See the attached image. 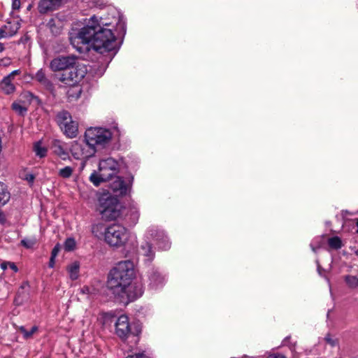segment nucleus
I'll use <instances>...</instances> for the list:
<instances>
[{"label": "nucleus", "mask_w": 358, "mask_h": 358, "mask_svg": "<svg viewBox=\"0 0 358 358\" xmlns=\"http://www.w3.org/2000/svg\"><path fill=\"white\" fill-rule=\"evenodd\" d=\"M135 276L134 264L131 260L119 262L110 270L106 287L119 303L127 305L143 295V285L132 283Z\"/></svg>", "instance_id": "2"}, {"label": "nucleus", "mask_w": 358, "mask_h": 358, "mask_svg": "<svg viewBox=\"0 0 358 358\" xmlns=\"http://www.w3.org/2000/svg\"><path fill=\"white\" fill-rule=\"evenodd\" d=\"M106 227L101 223L94 224L92 226V234L97 238L101 239L103 238L105 240V230Z\"/></svg>", "instance_id": "20"}, {"label": "nucleus", "mask_w": 358, "mask_h": 358, "mask_svg": "<svg viewBox=\"0 0 358 358\" xmlns=\"http://www.w3.org/2000/svg\"><path fill=\"white\" fill-rule=\"evenodd\" d=\"M70 151L76 159H87L94 155L96 149L91 148L85 141H74L71 145Z\"/></svg>", "instance_id": "10"}, {"label": "nucleus", "mask_w": 358, "mask_h": 358, "mask_svg": "<svg viewBox=\"0 0 358 358\" xmlns=\"http://www.w3.org/2000/svg\"><path fill=\"white\" fill-rule=\"evenodd\" d=\"M268 358H287L285 356L280 354H274L269 355Z\"/></svg>", "instance_id": "47"}, {"label": "nucleus", "mask_w": 358, "mask_h": 358, "mask_svg": "<svg viewBox=\"0 0 358 358\" xmlns=\"http://www.w3.org/2000/svg\"><path fill=\"white\" fill-rule=\"evenodd\" d=\"M87 69L85 66L75 64L61 75L59 80L69 86H75L85 77Z\"/></svg>", "instance_id": "9"}, {"label": "nucleus", "mask_w": 358, "mask_h": 358, "mask_svg": "<svg viewBox=\"0 0 358 358\" xmlns=\"http://www.w3.org/2000/svg\"><path fill=\"white\" fill-rule=\"evenodd\" d=\"M34 150L36 155L40 158L45 157L47 155L48 150L45 147L41 145V141H37L34 143Z\"/></svg>", "instance_id": "24"}, {"label": "nucleus", "mask_w": 358, "mask_h": 358, "mask_svg": "<svg viewBox=\"0 0 358 358\" xmlns=\"http://www.w3.org/2000/svg\"><path fill=\"white\" fill-rule=\"evenodd\" d=\"M326 342L329 344H330L331 346H335L336 345V341L334 340L330 334H327L324 338Z\"/></svg>", "instance_id": "41"}, {"label": "nucleus", "mask_w": 358, "mask_h": 358, "mask_svg": "<svg viewBox=\"0 0 358 358\" xmlns=\"http://www.w3.org/2000/svg\"><path fill=\"white\" fill-rule=\"evenodd\" d=\"M80 293L82 294L87 295V297L88 299H92L94 296L96 294V289L93 287L84 285L83 287L80 289Z\"/></svg>", "instance_id": "28"}, {"label": "nucleus", "mask_w": 358, "mask_h": 358, "mask_svg": "<svg viewBox=\"0 0 358 358\" xmlns=\"http://www.w3.org/2000/svg\"><path fill=\"white\" fill-rule=\"evenodd\" d=\"M356 226L357 227V233L358 234V220H357L356 222Z\"/></svg>", "instance_id": "51"}, {"label": "nucleus", "mask_w": 358, "mask_h": 358, "mask_svg": "<svg viewBox=\"0 0 358 358\" xmlns=\"http://www.w3.org/2000/svg\"><path fill=\"white\" fill-rule=\"evenodd\" d=\"M3 27L8 37H11L14 36L20 28V23L17 20H14L13 22L8 21Z\"/></svg>", "instance_id": "18"}, {"label": "nucleus", "mask_w": 358, "mask_h": 358, "mask_svg": "<svg viewBox=\"0 0 358 358\" xmlns=\"http://www.w3.org/2000/svg\"><path fill=\"white\" fill-rule=\"evenodd\" d=\"M5 50L4 44L0 42V52H2Z\"/></svg>", "instance_id": "50"}, {"label": "nucleus", "mask_w": 358, "mask_h": 358, "mask_svg": "<svg viewBox=\"0 0 358 358\" xmlns=\"http://www.w3.org/2000/svg\"><path fill=\"white\" fill-rule=\"evenodd\" d=\"M19 70H15V71H13L9 75H8L7 76H9L10 78L13 79V76L15 75H17L19 73Z\"/></svg>", "instance_id": "49"}, {"label": "nucleus", "mask_w": 358, "mask_h": 358, "mask_svg": "<svg viewBox=\"0 0 358 358\" xmlns=\"http://www.w3.org/2000/svg\"><path fill=\"white\" fill-rule=\"evenodd\" d=\"M117 196L102 194L99 197L97 210L105 221H112L119 217L122 213V206Z\"/></svg>", "instance_id": "4"}, {"label": "nucleus", "mask_w": 358, "mask_h": 358, "mask_svg": "<svg viewBox=\"0 0 358 358\" xmlns=\"http://www.w3.org/2000/svg\"><path fill=\"white\" fill-rule=\"evenodd\" d=\"M12 109L17 113L19 115L24 116L27 111V109L26 107L22 106L19 103H13L12 104Z\"/></svg>", "instance_id": "31"}, {"label": "nucleus", "mask_w": 358, "mask_h": 358, "mask_svg": "<svg viewBox=\"0 0 358 358\" xmlns=\"http://www.w3.org/2000/svg\"><path fill=\"white\" fill-rule=\"evenodd\" d=\"M35 175L33 173H26L25 176L23 177V179L24 180H27L30 186H32L35 180Z\"/></svg>", "instance_id": "37"}, {"label": "nucleus", "mask_w": 358, "mask_h": 358, "mask_svg": "<svg viewBox=\"0 0 358 358\" xmlns=\"http://www.w3.org/2000/svg\"><path fill=\"white\" fill-rule=\"evenodd\" d=\"M3 38H9L6 32L3 27H0V39Z\"/></svg>", "instance_id": "43"}, {"label": "nucleus", "mask_w": 358, "mask_h": 358, "mask_svg": "<svg viewBox=\"0 0 358 358\" xmlns=\"http://www.w3.org/2000/svg\"><path fill=\"white\" fill-rule=\"evenodd\" d=\"M33 79L43 85L48 90H52L54 88L52 83L47 78L45 72L43 69H40L36 73Z\"/></svg>", "instance_id": "15"}, {"label": "nucleus", "mask_w": 358, "mask_h": 358, "mask_svg": "<svg viewBox=\"0 0 358 358\" xmlns=\"http://www.w3.org/2000/svg\"><path fill=\"white\" fill-rule=\"evenodd\" d=\"M282 345L287 346L294 355L296 354V349L297 345V341H292L291 336H287L283 339L282 342Z\"/></svg>", "instance_id": "23"}, {"label": "nucleus", "mask_w": 358, "mask_h": 358, "mask_svg": "<svg viewBox=\"0 0 358 358\" xmlns=\"http://www.w3.org/2000/svg\"><path fill=\"white\" fill-rule=\"evenodd\" d=\"M10 198V192L8 189L6 185L0 182V206H4L8 202Z\"/></svg>", "instance_id": "19"}, {"label": "nucleus", "mask_w": 358, "mask_h": 358, "mask_svg": "<svg viewBox=\"0 0 358 358\" xmlns=\"http://www.w3.org/2000/svg\"><path fill=\"white\" fill-rule=\"evenodd\" d=\"M115 333L117 336L125 341L131 338V343L137 344L141 334V326L136 323L129 324V317L125 315H120L115 322Z\"/></svg>", "instance_id": "5"}, {"label": "nucleus", "mask_w": 358, "mask_h": 358, "mask_svg": "<svg viewBox=\"0 0 358 358\" xmlns=\"http://www.w3.org/2000/svg\"><path fill=\"white\" fill-rule=\"evenodd\" d=\"M149 231L155 244L159 250H167L171 248V242L163 230L152 228Z\"/></svg>", "instance_id": "12"}, {"label": "nucleus", "mask_w": 358, "mask_h": 358, "mask_svg": "<svg viewBox=\"0 0 358 358\" xmlns=\"http://www.w3.org/2000/svg\"><path fill=\"white\" fill-rule=\"evenodd\" d=\"M64 247L66 251H72L76 248V241L73 238H67L64 242Z\"/></svg>", "instance_id": "32"}, {"label": "nucleus", "mask_w": 358, "mask_h": 358, "mask_svg": "<svg viewBox=\"0 0 358 358\" xmlns=\"http://www.w3.org/2000/svg\"><path fill=\"white\" fill-rule=\"evenodd\" d=\"M60 249H61V247H60L59 243L56 244L55 245V247L53 248V249L52 250L51 257H56L57 256L58 253L59 252Z\"/></svg>", "instance_id": "38"}, {"label": "nucleus", "mask_w": 358, "mask_h": 358, "mask_svg": "<svg viewBox=\"0 0 358 358\" xmlns=\"http://www.w3.org/2000/svg\"><path fill=\"white\" fill-rule=\"evenodd\" d=\"M55 258L56 257H51L50 256V261H49V263H48V266L50 268H53L55 266Z\"/></svg>", "instance_id": "45"}, {"label": "nucleus", "mask_w": 358, "mask_h": 358, "mask_svg": "<svg viewBox=\"0 0 358 358\" xmlns=\"http://www.w3.org/2000/svg\"><path fill=\"white\" fill-rule=\"evenodd\" d=\"M149 286L153 289H157L164 285L165 276L157 268H152L148 272Z\"/></svg>", "instance_id": "13"}, {"label": "nucleus", "mask_w": 358, "mask_h": 358, "mask_svg": "<svg viewBox=\"0 0 358 358\" xmlns=\"http://www.w3.org/2000/svg\"><path fill=\"white\" fill-rule=\"evenodd\" d=\"M6 221L4 213L0 210V223L4 224Z\"/></svg>", "instance_id": "46"}, {"label": "nucleus", "mask_w": 358, "mask_h": 358, "mask_svg": "<svg viewBox=\"0 0 358 358\" xmlns=\"http://www.w3.org/2000/svg\"><path fill=\"white\" fill-rule=\"evenodd\" d=\"M126 358H149L144 353H135L132 355H129L126 357Z\"/></svg>", "instance_id": "39"}, {"label": "nucleus", "mask_w": 358, "mask_h": 358, "mask_svg": "<svg viewBox=\"0 0 358 358\" xmlns=\"http://www.w3.org/2000/svg\"><path fill=\"white\" fill-rule=\"evenodd\" d=\"M29 287V282H23L22 283V285H20L17 294H16V296L15 298V300L14 301L15 303H17V301L20 299V298L21 297V295L24 294V290L26 289H28Z\"/></svg>", "instance_id": "33"}, {"label": "nucleus", "mask_w": 358, "mask_h": 358, "mask_svg": "<svg viewBox=\"0 0 358 358\" xmlns=\"http://www.w3.org/2000/svg\"><path fill=\"white\" fill-rule=\"evenodd\" d=\"M129 233L128 229L119 224H113L106 227L104 241L111 248H120L128 241Z\"/></svg>", "instance_id": "6"}, {"label": "nucleus", "mask_w": 358, "mask_h": 358, "mask_svg": "<svg viewBox=\"0 0 358 358\" xmlns=\"http://www.w3.org/2000/svg\"><path fill=\"white\" fill-rule=\"evenodd\" d=\"M80 264L78 262H75L69 265L67 268L69 277L72 280H77L79 276Z\"/></svg>", "instance_id": "21"}, {"label": "nucleus", "mask_w": 358, "mask_h": 358, "mask_svg": "<svg viewBox=\"0 0 358 358\" xmlns=\"http://www.w3.org/2000/svg\"><path fill=\"white\" fill-rule=\"evenodd\" d=\"M99 22L96 16H92L81 29L70 34L73 47L80 53H87L92 49L100 54L111 52L114 56L120 48L113 32L111 22Z\"/></svg>", "instance_id": "1"}, {"label": "nucleus", "mask_w": 358, "mask_h": 358, "mask_svg": "<svg viewBox=\"0 0 358 358\" xmlns=\"http://www.w3.org/2000/svg\"><path fill=\"white\" fill-rule=\"evenodd\" d=\"M73 169L71 166H65L59 169L58 175L63 178H69L72 176Z\"/></svg>", "instance_id": "30"}, {"label": "nucleus", "mask_w": 358, "mask_h": 358, "mask_svg": "<svg viewBox=\"0 0 358 358\" xmlns=\"http://www.w3.org/2000/svg\"><path fill=\"white\" fill-rule=\"evenodd\" d=\"M21 6L20 0H13L12 2V9L13 10H19Z\"/></svg>", "instance_id": "42"}, {"label": "nucleus", "mask_w": 358, "mask_h": 358, "mask_svg": "<svg viewBox=\"0 0 358 358\" xmlns=\"http://www.w3.org/2000/svg\"><path fill=\"white\" fill-rule=\"evenodd\" d=\"M61 4V0H41L38 9L41 13H46L58 8Z\"/></svg>", "instance_id": "14"}, {"label": "nucleus", "mask_w": 358, "mask_h": 358, "mask_svg": "<svg viewBox=\"0 0 358 358\" xmlns=\"http://www.w3.org/2000/svg\"><path fill=\"white\" fill-rule=\"evenodd\" d=\"M17 329L23 334V338L26 340L31 338L33 334L38 330V326L36 325L33 326L30 331H27L24 326H20Z\"/></svg>", "instance_id": "25"}, {"label": "nucleus", "mask_w": 358, "mask_h": 358, "mask_svg": "<svg viewBox=\"0 0 358 358\" xmlns=\"http://www.w3.org/2000/svg\"><path fill=\"white\" fill-rule=\"evenodd\" d=\"M345 281L350 288L358 287V278L357 276L350 275H345Z\"/></svg>", "instance_id": "29"}, {"label": "nucleus", "mask_w": 358, "mask_h": 358, "mask_svg": "<svg viewBox=\"0 0 358 358\" xmlns=\"http://www.w3.org/2000/svg\"><path fill=\"white\" fill-rule=\"evenodd\" d=\"M56 121L64 134L70 138H75L78 133V124L72 120L71 113L65 110L59 112Z\"/></svg>", "instance_id": "8"}, {"label": "nucleus", "mask_w": 358, "mask_h": 358, "mask_svg": "<svg viewBox=\"0 0 358 358\" xmlns=\"http://www.w3.org/2000/svg\"><path fill=\"white\" fill-rule=\"evenodd\" d=\"M8 266H9L8 267H9L10 269H12L15 273H17V272L18 271V268H17V266L15 265V263H13V262H9V265H8Z\"/></svg>", "instance_id": "44"}, {"label": "nucleus", "mask_w": 358, "mask_h": 358, "mask_svg": "<svg viewBox=\"0 0 358 358\" xmlns=\"http://www.w3.org/2000/svg\"><path fill=\"white\" fill-rule=\"evenodd\" d=\"M329 246L334 250L341 249L343 246L342 241L338 236H333L328 239Z\"/></svg>", "instance_id": "26"}, {"label": "nucleus", "mask_w": 358, "mask_h": 358, "mask_svg": "<svg viewBox=\"0 0 358 358\" xmlns=\"http://www.w3.org/2000/svg\"><path fill=\"white\" fill-rule=\"evenodd\" d=\"M112 138L109 129L101 127H90L85 133V141L92 148L98 146L103 147Z\"/></svg>", "instance_id": "7"}, {"label": "nucleus", "mask_w": 358, "mask_h": 358, "mask_svg": "<svg viewBox=\"0 0 358 358\" xmlns=\"http://www.w3.org/2000/svg\"><path fill=\"white\" fill-rule=\"evenodd\" d=\"M20 243L23 247L29 249L34 247V245L36 243V241L35 240L33 239L24 238L21 240Z\"/></svg>", "instance_id": "36"}, {"label": "nucleus", "mask_w": 358, "mask_h": 358, "mask_svg": "<svg viewBox=\"0 0 358 358\" xmlns=\"http://www.w3.org/2000/svg\"><path fill=\"white\" fill-rule=\"evenodd\" d=\"M321 237H316L310 243V246L314 252H316L321 248Z\"/></svg>", "instance_id": "34"}, {"label": "nucleus", "mask_w": 358, "mask_h": 358, "mask_svg": "<svg viewBox=\"0 0 358 358\" xmlns=\"http://www.w3.org/2000/svg\"><path fill=\"white\" fill-rule=\"evenodd\" d=\"M54 152L61 157L65 158L68 155L67 152L64 150L59 141H55L53 143Z\"/></svg>", "instance_id": "27"}, {"label": "nucleus", "mask_w": 358, "mask_h": 358, "mask_svg": "<svg viewBox=\"0 0 358 358\" xmlns=\"http://www.w3.org/2000/svg\"><path fill=\"white\" fill-rule=\"evenodd\" d=\"M9 262H3L1 264V268L5 271L9 266Z\"/></svg>", "instance_id": "48"}, {"label": "nucleus", "mask_w": 358, "mask_h": 358, "mask_svg": "<svg viewBox=\"0 0 358 358\" xmlns=\"http://www.w3.org/2000/svg\"><path fill=\"white\" fill-rule=\"evenodd\" d=\"M116 24H117V27H120L122 29V30L123 31V34H125V33H126V25H125L124 22L121 21L120 17L117 19Z\"/></svg>", "instance_id": "40"}, {"label": "nucleus", "mask_w": 358, "mask_h": 358, "mask_svg": "<svg viewBox=\"0 0 358 358\" xmlns=\"http://www.w3.org/2000/svg\"><path fill=\"white\" fill-rule=\"evenodd\" d=\"M77 57L74 55L59 56L54 58L50 64V68L52 71L64 72L76 64Z\"/></svg>", "instance_id": "11"}, {"label": "nucleus", "mask_w": 358, "mask_h": 358, "mask_svg": "<svg viewBox=\"0 0 358 358\" xmlns=\"http://www.w3.org/2000/svg\"><path fill=\"white\" fill-rule=\"evenodd\" d=\"M141 250L143 255L145 257V261L151 262L155 256V251L152 248V245L150 242L145 241L141 245Z\"/></svg>", "instance_id": "16"}, {"label": "nucleus", "mask_w": 358, "mask_h": 358, "mask_svg": "<svg viewBox=\"0 0 358 358\" xmlns=\"http://www.w3.org/2000/svg\"><path fill=\"white\" fill-rule=\"evenodd\" d=\"M0 88L7 94L13 93L15 90V87L12 83V79L9 76H6L3 78L0 83Z\"/></svg>", "instance_id": "17"}, {"label": "nucleus", "mask_w": 358, "mask_h": 358, "mask_svg": "<svg viewBox=\"0 0 358 358\" xmlns=\"http://www.w3.org/2000/svg\"><path fill=\"white\" fill-rule=\"evenodd\" d=\"M46 358H49V357H46Z\"/></svg>", "instance_id": "52"}, {"label": "nucleus", "mask_w": 358, "mask_h": 358, "mask_svg": "<svg viewBox=\"0 0 358 358\" xmlns=\"http://www.w3.org/2000/svg\"><path fill=\"white\" fill-rule=\"evenodd\" d=\"M90 180L94 186L98 187L101 182H106L108 180L106 177H102L101 171L99 173L94 171L90 176Z\"/></svg>", "instance_id": "22"}, {"label": "nucleus", "mask_w": 358, "mask_h": 358, "mask_svg": "<svg viewBox=\"0 0 358 358\" xmlns=\"http://www.w3.org/2000/svg\"><path fill=\"white\" fill-rule=\"evenodd\" d=\"M119 170V162L111 157L99 162V171H101L102 177H106L108 180H113L109 187L113 194L124 196L131 192L134 176H130L126 182L122 177L117 176Z\"/></svg>", "instance_id": "3"}, {"label": "nucleus", "mask_w": 358, "mask_h": 358, "mask_svg": "<svg viewBox=\"0 0 358 358\" xmlns=\"http://www.w3.org/2000/svg\"><path fill=\"white\" fill-rule=\"evenodd\" d=\"M131 222L133 224H136L139 217V212L135 207H132L129 210Z\"/></svg>", "instance_id": "35"}]
</instances>
